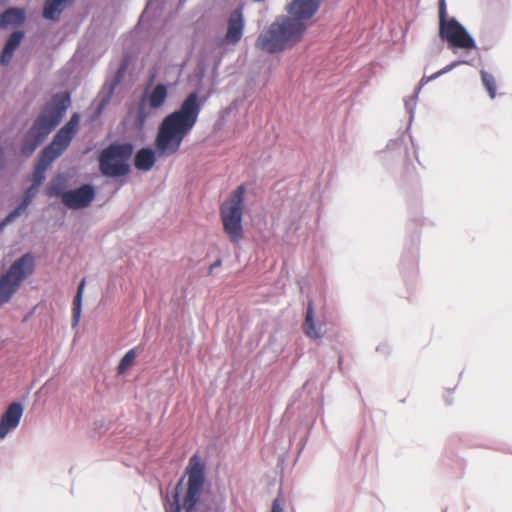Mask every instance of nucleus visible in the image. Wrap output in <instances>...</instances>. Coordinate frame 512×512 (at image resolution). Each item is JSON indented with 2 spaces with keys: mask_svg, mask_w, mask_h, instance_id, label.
I'll use <instances>...</instances> for the list:
<instances>
[{
  "mask_svg": "<svg viewBox=\"0 0 512 512\" xmlns=\"http://www.w3.org/2000/svg\"><path fill=\"white\" fill-rule=\"evenodd\" d=\"M186 488L182 477L174 488L173 501L168 512H223V502L215 496L201 497L205 483V464L198 455H193L186 468Z\"/></svg>",
  "mask_w": 512,
  "mask_h": 512,
  "instance_id": "nucleus-1",
  "label": "nucleus"
},
{
  "mask_svg": "<svg viewBox=\"0 0 512 512\" xmlns=\"http://www.w3.org/2000/svg\"><path fill=\"white\" fill-rule=\"evenodd\" d=\"M204 102L197 92H191L177 110L162 120L155 139V147L160 156L171 155L179 150L195 126Z\"/></svg>",
  "mask_w": 512,
  "mask_h": 512,
  "instance_id": "nucleus-2",
  "label": "nucleus"
},
{
  "mask_svg": "<svg viewBox=\"0 0 512 512\" xmlns=\"http://www.w3.org/2000/svg\"><path fill=\"white\" fill-rule=\"evenodd\" d=\"M70 104L71 97L68 92H60L52 96L22 138L20 151L24 156H31L35 152L61 122Z\"/></svg>",
  "mask_w": 512,
  "mask_h": 512,
  "instance_id": "nucleus-3",
  "label": "nucleus"
},
{
  "mask_svg": "<svg viewBox=\"0 0 512 512\" xmlns=\"http://www.w3.org/2000/svg\"><path fill=\"white\" fill-rule=\"evenodd\" d=\"M305 30V23H300L290 15L280 16L260 33L256 46L268 53L278 52L299 41Z\"/></svg>",
  "mask_w": 512,
  "mask_h": 512,
  "instance_id": "nucleus-4",
  "label": "nucleus"
},
{
  "mask_svg": "<svg viewBox=\"0 0 512 512\" xmlns=\"http://www.w3.org/2000/svg\"><path fill=\"white\" fill-rule=\"evenodd\" d=\"M134 152L130 142H113L104 148L99 157V170L110 178L126 176L130 172L129 160Z\"/></svg>",
  "mask_w": 512,
  "mask_h": 512,
  "instance_id": "nucleus-5",
  "label": "nucleus"
},
{
  "mask_svg": "<svg viewBox=\"0 0 512 512\" xmlns=\"http://www.w3.org/2000/svg\"><path fill=\"white\" fill-rule=\"evenodd\" d=\"M245 187L240 185L231 197L221 205L220 216L225 233L231 242L237 243L243 237V205Z\"/></svg>",
  "mask_w": 512,
  "mask_h": 512,
  "instance_id": "nucleus-6",
  "label": "nucleus"
},
{
  "mask_svg": "<svg viewBox=\"0 0 512 512\" xmlns=\"http://www.w3.org/2000/svg\"><path fill=\"white\" fill-rule=\"evenodd\" d=\"M33 263L34 257L30 253H25L0 277V307L8 303L18 291L21 283L32 271Z\"/></svg>",
  "mask_w": 512,
  "mask_h": 512,
  "instance_id": "nucleus-7",
  "label": "nucleus"
},
{
  "mask_svg": "<svg viewBox=\"0 0 512 512\" xmlns=\"http://www.w3.org/2000/svg\"><path fill=\"white\" fill-rule=\"evenodd\" d=\"M439 36L447 42L448 47L454 54H457L459 49L468 51L476 47L475 39L454 17L450 18L447 24L440 25ZM467 55L468 52L465 53L463 58L469 59Z\"/></svg>",
  "mask_w": 512,
  "mask_h": 512,
  "instance_id": "nucleus-8",
  "label": "nucleus"
},
{
  "mask_svg": "<svg viewBox=\"0 0 512 512\" xmlns=\"http://www.w3.org/2000/svg\"><path fill=\"white\" fill-rule=\"evenodd\" d=\"M80 115L73 113L67 123L54 135L52 141L41 151L56 160L69 147L72 139L78 132Z\"/></svg>",
  "mask_w": 512,
  "mask_h": 512,
  "instance_id": "nucleus-9",
  "label": "nucleus"
},
{
  "mask_svg": "<svg viewBox=\"0 0 512 512\" xmlns=\"http://www.w3.org/2000/svg\"><path fill=\"white\" fill-rule=\"evenodd\" d=\"M95 188L91 184H83L78 188L67 190L63 204L69 209L77 210L88 207L95 199Z\"/></svg>",
  "mask_w": 512,
  "mask_h": 512,
  "instance_id": "nucleus-10",
  "label": "nucleus"
},
{
  "mask_svg": "<svg viewBox=\"0 0 512 512\" xmlns=\"http://www.w3.org/2000/svg\"><path fill=\"white\" fill-rule=\"evenodd\" d=\"M130 59L128 56H124L118 66L115 76L111 80H107L103 85L102 89L98 93V106L97 112L101 113L107 104L110 102L112 95L114 94L115 88L122 81L126 71L129 67Z\"/></svg>",
  "mask_w": 512,
  "mask_h": 512,
  "instance_id": "nucleus-11",
  "label": "nucleus"
},
{
  "mask_svg": "<svg viewBox=\"0 0 512 512\" xmlns=\"http://www.w3.org/2000/svg\"><path fill=\"white\" fill-rule=\"evenodd\" d=\"M24 407L20 402H12L0 418V439H5L7 435L15 430L23 416Z\"/></svg>",
  "mask_w": 512,
  "mask_h": 512,
  "instance_id": "nucleus-12",
  "label": "nucleus"
},
{
  "mask_svg": "<svg viewBox=\"0 0 512 512\" xmlns=\"http://www.w3.org/2000/svg\"><path fill=\"white\" fill-rule=\"evenodd\" d=\"M322 0H292L287 7L291 17L300 23L311 19L319 10Z\"/></svg>",
  "mask_w": 512,
  "mask_h": 512,
  "instance_id": "nucleus-13",
  "label": "nucleus"
},
{
  "mask_svg": "<svg viewBox=\"0 0 512 512\" xmlns=\"http://www.w3.org/2000/svg\"><path fill=\"white\" fill-rule=\"evenodd\" d=\"M244 31V17L242 10L237 8L233 10L228 18L227 22V32L225 35V41L228 44L235 45L237 44L242 36Z\"/></svg>",
  "mask_w": 512,
  "mask_h": 512,
  "instance_id": "nucleus-14",
  "label": "nucleus"
},
{
  "mask_svg": "<svg viewBox=\"0 0 512 512\" xmlns=\"http://www.w3.org/2000/svg\"><path fill=\"white\" fill-rule=\"evenodd\" d=\"M39 186L31 185L29 186L23 194L22 200L19 205L14 208L12 211L5 216V218L0 222V232L13 221H15L22 214L26 213L27 208L31 204L32 200L38 193Z\"/></svg>",
  "mask_w": 512,
  "mask_h": 512,
  "instance_id": "nucleus-15",
  "label": "nucleus"
},
{
  "mask_svg": "<svg viewBox=\"0 0 512 512\" xmlns=\"http://www.w3.org/2000/svg\"><path fill=\"white\" fill-rule=\"evenodd\" d=\"M75 0H46L42 11V17L45 20L57 22L61 14L72 6Z\"/></svg>",
  "mask_w": 512,
  "mask_h": 512,
  "instance_id": "nucleus-16",
  "label": "nucleus"
},
{
  "mask_svg": "<svg viewBox=\"0 0 512 512\" xmlns=\"http://www.w3.org/2000/svg\"><path fill=\"white\" fill-rule=\"evenodd\" d=\"M24 36L25 33L22 30H15L9 35L0 55V63L2 65H8L10 63Z\"/></svg>",
  "mask_w": 512,
  "mask_h": 512,
  "instance_id": "nucleus-17",
  "label": "nucleus"
},
{
  "mask_svg": "<svg viewBox=\"0 0 512 512\" xmlns=\"http://www.w3.org/2000/svg\"><path fill=\"white\" fill-rule=\"evenodd\" d=\"M167 97V86L163 83H158L150 92L144 93L142 102H146L151 109L157 110L165 104Z\"/></svg>",
  "mask_w": 512,
  "mask_h": 512,
  "instance_id": "nucleus-18",
  "label": "nucleus"
},
{
  "mask_svg": "<svg viewBox=\"0 0 512 512\" xmlns=\"http://www.w3.org/2000/svg\"><path fill=\"white\" fill-rule=\"evenodd\" d=\"M303 328L306 336L310 339H320L323 336L322 324L315 320L314 306L311 301L307 304Z\"/></svg>",
  "mask_w": 512,
  "mask_h": 512,
  "instance_id": "nucleus-19",
  "label": "nucleus"
},
{
  "mask_svg": "<svg viewBox=\"0 0 512 512\" xmlns=\"http://www.w3.org/2000/svg\"><path fill=\"white\" fill-rule=\"evenodd\" d=\"M25 20L26 15L23 9L17 7L6 9L0 15V29H5L9 26L22 25Z\"/></svg>",
  "mask_w": 512,
  "mask_h": 512,
  "instance_id": "nucleus-20",
  "label": "nucleus"
},
{
  "mask_svg": "<svg viewBox=\"0 0 512 512\" xmlns=\"http://www.w3.org/2000/svg\"><path fill=\"white\" fill-rule=\"evenodd\" d=\"M156 161L154 151L149 147L138 150L134 156V165L138 170L149 171Z\"/></svg>",
  "mask_w": 512,
  "mask_h": 512,
  "instance_id": "nucleus-21",
  "label": "nucleus"
},
{
  "mask_svg": "<svg viewBox=\"0 0 512 512\" xmlns=\"http://www.w3.org/2000/svg\"><path fill=\"white\" fill-rule=\"evenodd\" d=\"M54 161L55 160L52 159L50 156H47L43 152L40 153L37 163L35 165L34 171H33V177H32L33 185L40 187V185L44 182V180L46 178V176H45L46 170Z\"/></svg>",
  "mask_w": 512,
  "mask_h": 512,
  "instance_id": "nucleus-22",
  "label": "nucleus"
},
{
  "mask_svg": "<svg viewBox=\"0 0 512 512\" xmlns=\"http://www.w3.org/2000/svg\"><path fill=\"white\" fill-rule=\"evenodd\" d=\"M66 178L62 174L56 175L52 178L45 189V193L49 197H60L63 202L64 194L66 193Z\"/></svg>",
  "mask_w": 512,
  "mask_h": 512,
  "instance_id": "nucleus-23",
  "label": "nucleus"
},
{
  "mask_svg": "<svg viewBox=\"0 0 512 512\" xmlns=\"http://www.w3.org/2000/svg\"><path fill=\"white\" fill-rule=\"evenodd\" d=\"M85 287V279H82L78 285L77 293L73 300V311H72V321L73 325H76L79 322L81 311H82V297Z\"/></svg>",
  "mask_w": 512,
  "mask_h": 512,
  "instance_id": "nucleus-24",
  "label": "nucleus"
},
{
  "mask_svg": "<svg viewBox=\"0 0 512 512\" xmlns=\"http://www.w3.org/2000/svg\"><path fill=\"white\" fill-rule=\"evenodd\" d=\"M466 64V65H473V59H467V58H460L458 60L453 61L449 65L445 66L443 69L437 71L436 73L432 74L431 76L427 77V80L433 81L439 78L440 76L449 73L459 65Z\"/></svg>",
  "mask_w": 512,
  "mask_h": 512,
  "instance_id": "nucleus-25",
  "label": "nucleus"
},
{
  "mask_svg": "<svg viewBox=\"0 0 512 512\" xmlns=\"http://www.w3.org/2000/svg\"><path fill=\"white\" fill-rule=\"evenodd\" d=\"M480 74H481L482 83H483L485 89L487 90L489 97L491 99H494L496 96V89H497L496 80H495L494 76L485 70H481Z\"/></svg>",
  "mask_w": 512,
  "mask_h": 512,
  "instance_id": "nucleus-26",
  "label": "nucleus"
},
{
  "mask_svg": "<svg viewBox=\"0 0 512 512\" xmlns=\"http://www.w3.org/2000/svg\"><path fill=\"white\" fill-rule=\"evenodd\" d=\"M136 358V349L129 350L120 360L118 371L123 373L128 367L132 365Z\"/></svg>",
  "mask_w": 512,
  "mask_h": 512,
  "instance_id": "nucleus-27",
  "label": "nucleus"
},
{
  "mask_svg": "<svg viewBox=\"0 0 512 512\" xmlns=\"http://www.w3.org/2000/svg\"><path fill=\"white\" fill-rule=\"evenodd\" d=\"M418 94H415L413 97L405 101V108L407 112L410 114V119L414 116V110L416 108Z\"/></svg>",
  "mask_w": 512,
  "mask_h": 512,
  "instance_id": "nucleus-28",
  "label": "nucleus"
},
{
  "mask_svg": "<svg viewBox=\"0 0 512 512\" xmlns=\"http://www.w3.org/2000/svg\"><path fill=\"white\" fill-rule=\"evenodd\" d=\"M446 6L444 0H441L439 3V26L448 23Z\"/></svg>",
  "mask_w": 512,
  "mask_h": 512,
  "instance_id": "nucleus-29",
  "label": "nucleus"
},
{
  "mask_svg": "<svg viewBox=\"0 0 512 512\" xmlns=\"http://www.w3.org/2000/svg\"><path fill=\"white\" fill-rule=\"evenodd\" d=\"M145 121H146V113H145L143 107H139L137 114H136V122L140 126H142V125H144Z\"/></svg>",
  "mask_w": 512,
  "mask_h": 512,
  "instance_id": "nucleus-30",
  "label": "nucleus"
},
{
  "mask_svg": "<svg viewBox=\"0 0 512 512\" xmlns=\"http://www.w3.org/2000/svg\"><path fill=\"white\" fill-rule=\"evenodd\" d=\"M271 512H283L278 500H274L272 503Z\"/></svg>",
  "mask_w": 512,
  "mask_h": 512,
  "instance_id": "nucleus-31",
  "label": "nucleus"
},
{
  "mask_svg": "<svg viewBox=\"0 0 512 512\" xmlns=\"http://www.w3.org/2000/svg\"><path fill=\"white\" fill-rule=\"evenodd\" d=\"M427 83H429V80H427V77H426V76L422 77V79L420 80L419 87H418V89H417V91H416V94H418V93H419V91L421 90V88H422L424 85H426Z\"/></svg>",
  "mask_w": 512,
  "mask_h": 512,
  "instance_id": "nucleus-32",
  "label": "nucleus"
},
{
  "mask_svg": "<svg viewBox=\"0 0 512 512\" xmlns=\"http://www.w3.org/2000/svg\"><path fill=\"white\" fill-rule=\"evenodd\" d=\"M221 265V260H216L211 266H210V272H212L216 267H219Z\"/></svg>",
  "mask_w": 512,
  "mask_h": 512,
  "instance_id": "nucleus-33",
  "label": "nucleus"
}]
</instances>
